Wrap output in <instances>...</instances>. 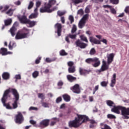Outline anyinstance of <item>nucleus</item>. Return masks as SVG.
I'll return each mask as SVG.
<instances>
[{"instance_id": "47", "label": "nucleus", "mask_w": 129, "mask_h": 129, "mask_svg": "<svg viewBox=\"0 0 129 129\" xmlns=\"http://www.w3.org/2000/svg\"><path fill=\"white\" fill-rule=\"evenodd\" d=\"M77 30V28L75 25H73V28L72 29V33L73 34L74 33H75L76 32V30Z\"/></svg>"}, {"instance_id": "48", "label": "nucleus", "mask_w": 129, "mask_h": 129, "mask_svg": "<svg viewBox=\"0 0 129 129\" xmlns=\"http://www.w3.org/2000/svg\"><path fill=\"white\" fill-rule=\"evenodd\" d=\"M69 20L71 21V24H72L73 22H74V18H73V16L72 15L69 16Z\"/></svg>"}, {"instance_id": "60", "label": "nucleus", "mask_w": 129, "mask_h": 129, "mask_svg": "<svg viewBox=\"0 0 129 129\" xmlns=\"http://www.w3.org/2000/svg\"><path fill=\"white\" fill-rule=\"evenodd\" d=\"M58 86H59V87H61L63 85V82L62 81H59L57 83Z\"/></svg>"}, {"instance_id": "8", "label": "nucleus", "mask_w": 129, "mask_h": 129, "mask_svg": "<svg viewBox=\"0 0 129 129\" xmlns=\"http://www.w3.org/2000/svg\"><path fill=\"white\" fill-rule=\"evenodd\" d=\"M109 68V64H107V63H106V61H105L104 59H103L102 64L100 69L99 70V72H103V71H106V70H107Z\"/></svg>"}, {"instance_id": "45", "label": "nucleus", "mask_w": 129, "mask_h": 129, "mask_svg": "<svg viewBox=\"0 0 129 129\" xmlns=\"http://www.w3.org/2000/svg\"><path fill=\"white\" fill-rule=\"evenodd\" d=\"M110 1L113 5H117V4H118V3L119 2V0H110Z\"/></svg>"}, {"instance_id": "20", "label": "nucleus", "mask_w": 129, "mask_h": 129, "mask_svg": "<svg viewBox=\"0 0 129 129\" xmlns=\"http://www.w3.org/2000/svg\"><path fill=\"white\" fill-rule=\"evenodd\" d=\"M95 59H97V60H94L93 63H94V64H93V67H98V66H99V65H100V60H99V59L97 57H95Z\"/></svg>"}, {"instance_id": "27", "label": "nucleus", "mask_w": 129, "mask_h": 129, "mask_svg": "<svg viewBox=\"0 0 129 129\" xmlns=\"http://www.w3.org/2000/svg\"><path fill=\"white\" fill-rule=\"evenodd\" d=\"M62 97L65 101L68 102L70 101V96L67 94H64L62 96Z\"/></svg>"}, {"instance_id": "19", "label": "nucleus", "mask_w": 129, "mask_h": 129, "mask_svg": "<svg viewBox=\"0 0 129 129\" xmlns=\"http://www.w3.org/2000/svg\"><path fill=\"white\" fill-rule=\"evenodd\" d=\"M116 74H114L113 75V77L112 78V79L111 80V83L110 84V86L111 87H113L114 86V85L116 82Z\"/></svg>"}, {"instance_id": "31", "label": "nucleus", "mask_w": 129, "mask_h": 129, "mask_svg": "<svg viewBox=\"0 0 129 129\" xmlns=\"http://www.w3.org/2000/svg\"><path fill=\"white\" fill-rule=\"evenodd\" d=\"M12 44H13V45L12 46V41H11L9 43V48L10 50H13V48H14V47H16V43L13 42Z\"/></svg>"}, {"instance_id": "25", "label": "nucleus", "mask_w": 129, "mask_h": 129, "mask_svg": "<svg viewBox=\"0 0 129 129\" xmlns=\"http://www.w3.org/2000/svg\"><path fill=\"white\" fill-rule=\"evenodd\" d=\"M67 79L69 80V81H70V82H73V81H74V80H76V78L74 77L73 76L68 75L67 76Z\"/></svg>"}, {"instance_id": "54", "label": "nucleus", "mask_w": 129, "mask_h": 129, "mask_svg": "<svg viewBox=\"0 0 129 129\" xmlns=\"http://www.w3.org/2000/svg\"><path fill=\"white\" fill-rule=\"evenodd\" d=\"M124 12L126 14H129V6L126 7V8L124 9Z\"/></svg>"}, {"instance_id": "4", "label": "nucleus", "mask_w": 129, "mask_h": 129, "mask_svg": "<svg viewBox=\"0 0 129 129\" xmlns=\"http://www.w3.org/2000/svg\"><path fill=\"white\" fill-rule=\"evenodd\" d=\"M29 37V33H25L22 31H18L15 36L16 40H22Z\"/></svg>"}, {"instance_id": "2", "label": "nucleus", "mask_w": 129, "mask_h": 129, "mask_svg": "<svg viewBox=\"0 0 129 129\" xmlns=\"http://www.w3.org/2000/svg\"><path fill=\"white\" fill-rule=\"evenodd\" d=\"M12 93L15 97V100L14 102L12 103V109H16V108H18V101L20 98V96L19 95V93L17 90L15 89H12Z\"/></svg>"}, {"instance_id": "11", "label": "nucleus", "mask_w": 129, "mask_h": 129, "mask_svg": "<svg viewBox=\"0 0 129 129\" xmlns=\"http://www.w3.org/2000/svg\"><path fill=\"white\" fill-rule=\"evenodd\" d=\"M122 114L124 116V118L128 119L129 116L127 115H129V108H125V107H123Z\"/></svg>"}, {"instance_id": "42", "label": "nucleus", "mask_w": 129, "mask_h": 129, "mask_svg": "<svg viewBox=\"0 0 129 129\" xmlns=\"http://www.w3.org/2000/svg\"><path fill=\"white\" fill-rule=\"evenodd\" d=\"M59 54L60 56H66L67 55V53L65 52V50H62L59 52Z\"/></svg>"}, {"instance_id": "10", "label": "nucleus", "mask_w": 129, "mask_h": 129, "mask_svg": "<svg viewBox=\"0 0 129 129\" xmlns=\"http://www.w3.org/2000/svg\"><path fill=\"white\" fill-rule=\"evenodd\" d=\"M75 44L77 47H79L81 49H85L88 46V44L82 42L80 40H77Z\"/></svg>"}, {"instance_id": "36", "label": "nucleus", "mask_w": 129, "mask_h": 129, "mask_svg": "<svg viewBox=\"0 0 129 129\" xmlns=\"http://www.w3.org/2000/svg\"><path fill=\"white\" fill-rule=\"evenodd\" d=\"M32 76L33 78H37V77L39 76V72L35 71L34 72L32 73Z\"/></svg>"}, {"instance_id": "5", "label": "nucleus", "mask_w": 129, "mask_h": 129, "mask_svg": "<svg viewBox=\"0 0 129 129\" xmlns=\"http://www.w3.org/2000/svg\"><path fill=\"white\" fill-rule=\"evenodd\" d=\"M89 15L88 14H86L83 16V18L80 20L79 23V28L80 29H82L84 26H85V24H86V21L88 19V17Z\"/></svg>"}, {"instance_id": "28", "label": "nucleus", "mask_w": 129, "mask_h": 129, "mask_svg": "<svg viewBox=\"0 0 129 129\" xmlns=\"http://www.w3.org/2000/svg\"><path fill=\"white\" fill-rule=\"evenodd\" d=\"M96 60H97V59L95 58V57L93 58H90L86 59V62L88 64H90V63H93V62Z\"/></svg>"}, {"instance_id": "55", "label": "nucleus", "mask_w": 129, "mask_h": 129, "mask_svg": "<svg viewBox=\"0 0 129 129\" xmlns=\"http://www.w3.org/2000/svg\"><path fill=\"white\" fill-rule=\"evenodd\" d=\"M69 37H70L71 39H75L76 38V35L69 34Z\"/></svg>"}, {"instance_id": "40", "label": "nucleus", "mask_w": 129, "mask_h": 129, "mask_svg": "<svg viewBox=\"0 0 129 129\" xmlns=\"http://www.w3.org/2000/svg\"><path fill=\"white\" fill-rule=\"evenodd\" d=\"M108 82H105V81H103L101 82L100 84L102 86V87H106L107 86V84Z\"/></svg>"}, {"instance_id": "38", "label": "nucleus", "mask_w": 129, "mask_h": 129, "mask_svg": "<svg viewBox=\"0 0 129 129\" xmlns=\"http://www.w3.org/2000/svg\"><path fill=\"white\" fill-rule=\"evenodd\" d=\"M56 60V58H54L53 59H50V58L47 57L45 59V62H47V63H51V62H53V61H55Z\"/></svg>"}, {"instance_id": "58", "label": "nucleus", "mask_w": 129, "mask_h": 129, "mask_svg": "<svg viewBox=\"0 0 129 129\" xmlns=\"http://www.w3.org/2000/svg\"><path fill=\"white\" fill-rule=\"evenodd\" d=\"M15 5H16V6H21V2L20 1H16L14 3Z\"/></svg>"}, {"instance_id": "53", "label": "nucleus", "mask_w": 129, "mask_h": 129, "mask_svg": "<svg viewBox=\"0 0 129 129\" xmlns=\"http://www.w3.org/2000/svg\"><path fill=\"white\" fill-rule=\"evenodd\" d=\"M62 101V98L60 97H59L56 99V103H59V102H61Z\"/></svg>"}, {"instance_id": "59", "label": "nucleus", "mask_w": 129, "mask_h": 129, "mask_svg": "<svg viewBox=\"0 0 129 129\" xmlns=\"http://www.w3.org/2000/svg\"><path fill=\"white\" fill-rule=\"evenodd\" d=\"M68 66H70V67H71L73 66V65H74V62H73V61H69L68 63Z\"/></svg>"}, {"instance_id": "14", "label": "nucleus", "mask_w": 129, "mask_h": 129, "mask_svg": "<svg viewBox=\"0 0 129 129\" xmlns=\"http://www.w3.org/2000/svg\"><path fill=\"white\" fill-rule=\"evenodd\" d=\"M71 89L74 93H80V89L79 88V85L78 84H76L73 88H71Z\"/></svg>"}, {"instance_id": "37", "label": "nucleus", "mask_w": 129, "mask_h": 129, "mask_svg": "<svg viewBox=\"0 0 129 129\" xmlns=\"http://www.w3.org/2000/svg\"><path fill=\"white\" fill-rule=\"evenodd\" d=\"M74 5H78L82 2V0H71Z\"/></svg>"}, {"instance_id": "1", "label": "nucleus", "mask_w": 129, "mask_h": 129, "mask_svg": "<svg viewBox=\"0 0 129 129\" xmlns=\"http://www.w3.org/2000/svg\"><path fill=\"white\" fill-rule=\"evenodd\" d=\"M88 117L86 116V115H78V118H76L75 120L69 122V126L70 127H78L83 122L88 121Z\"/></svg>"}, {"instance_id": "41", "label": "nucleus", "mask_w": 129, "mask_h": 129, "mask_svg": "<svg viewBox=\"0 0 129 129\" xmlns=\"http://www.w3.org/2000/svg\"><path fill=\"white\" fill-rule=\"evenodd\" d=\"M33 7H34V3H33V2L31 1L29 3V5L28 7V9L31 10V9H32V8H33Z\"/></svg>"}, {"instance_id": "33", "label": "nucleus", "mask_w": 129, "mask_h": 129, "mask_svg": "<svg viewBox=\"0 0 129 129\" xmlns=\"http://www.w3.org/2000/svg\"><path fill=\"white\" fill-rule=\"evenodd\" d=\"M41 3L40 1L36 2V8L35 9L34 12H38V8H39L40 6H41Z\"/></svg>"}, {"instance_id": "43", "label": "nucleus", "mask_w": 129, "mask_h": 129, "mask_svg": "<svg viewBox=\"0 0 129 129\" xmlns=\"http://www.w3.org/2000/svg\"><path fill=\"white\" fill-rule=\"evenodd\" d=\"M38 96L39 97V98H41V99H45V95H44V94H41V93H39L38 94Z\"/></svg>"}, {"instance_id": "52", "label": "nucleus", "mask_w": 129, "mask_h": 129, "mask_svg": "<svg viewBox=\"0 0 129 129\" xmlns=\"http://www.w3.org/2000/svg\"><path fill=\"white\" fill-rule=\"evenodd\" d=\"M78 15H81V16H82V15H83V10L80 9L78 10Z\"/></svg>"}, {"instance_id": "13", "label": "nucleus", "mask_w": 129, "mask_h": 129, "mask_svg": "<svg viewBox=\"0 0 129 129\" xmlns=\"http://www.w3.org/2000/svg\"><path fill=\"white\" fill-rule=\"evenodd\" d=\"M0 53L2 54L3 56H6V55H10L11 54H13V52L11 51L8 52V49L5 48H2L0 49Z\"/></svg>"}, {"instance_id": "16", "label": "nucleus", "mask_w": 129, "mask_h": 129, "mask_svg": "<svg viewBox=\"0 0 129 129\" xmlns=\"http://www.w3.org/2000/svg\"><path fill=\"white\" fill-rule=\"evenodd\" d=\"M90 42L93 44H96L97 45H100L101 43L100 42V41L96 39V38H94L92 37H89Z\"/></svg>"}, {"instance_id": "46", "label": "nucleus", "mask_w": 129, "mask_h": 129, "mask_svg": "<svg viewBox=\"0 0 129 129\" xmlns=\"http://www.w3.org/2000/svg\"><path fill=\"white\" fill-rule=\"evenodd\" d=\"M108 118H116V117L114 115L111 114H108L107 115Z\"/></svg>"}, {"instance_id": "57", "label": "nucleus", "mask_w": 129, "mask_h": 129, "mask_svg": "<svg viewBox=\"0 0 129 129\" xmlns=\"http://www.w3.org/2000/svg\"><path fill=\"white\" fill-rule=\"evenodd\" d=\"M100 42H102V43H103L105 45H107V40L106 39H102L100 41Z\"/></svg>"}, {"instance_id": "39", "label": "nucleus", "mask_w": 129, "mask_h": 129, "mask_svg": "<svg viewBox=\"0 0 129 129\" xmlns=\"http://www.w3.org/2000/svg\"><path fill=\"white\" fill-rule=\"evenodd\" d=\"M75 71V67H73L69 68V73H74Z\"/></svg>"}, {"instance_id": "26", "label": "nucleus", "mask_w": 129, "mask_h": 129, "mask_svg": "<svg viewBox=\"0 0 129 129\" xmlns=\"http://www.w3.org/2000/svg\"><path fill=\"white\" fill-rule=\"evenodd\" d=\"M38 17V11H34V13L32 14L29 16V19H35Z\"/></svg>"}, {"instance_id": "30", "label": "nucleus", "mask_w": 129, "mask_h": 129, "mask_svg": "<svg viewBox=\"0 0 129 129\" xmlns=\"http://www.w3.org/2000/svg\"><path fill=\"white\" fill-rule=\"evenodd\" d=\"M5 26H9V25H11V24H12V19H9L6 20H5Z\"/></svg>"}, {"instance_id": "29", "label": "nucleus", "mask_w": 129, "mask_h": 129, "mask_svg": "<svg viewBox=\"0 0 129 129\" xmlns=\"http://www.w3.org/2000/svg\"><path fill=\"white\" fill-rule=\"evenodd\" d=\"M80 38L82 41H83L84 42H86V43H88V40H87V38L85 37L84 35H81L80 36Z\"/></svg>"}, {"instance_id": "63", "label": "nucleus", "mask_w": 129, "mask_h": 129, "mask_svg": "<svg viewBox=\"0 0 129 129\" xmlns=\"http://www.w3.org/2000/svg\"><path fill=\"white\" fill-rule=\"evenodd\" d=\"M90 123H91L92 124H96L97 122H96V121H95L94 120H91Z\"/></svg>"}, {"instance_id": "50", "label": "nucleus", "mask_w": 129, "mask_h": 129, "mask_svg": "<svg viewBox=\"0 0 129 129\" xmlns=\"http://www.w3.org/2000/svg\"><path fill=\"white\" fill-rule=\"evenodd\" d=\"M57 15L58 16H63V15H65V12H62V11H58L57 12Z\"/></svg>"}, {"instance_id": "17", "label": "nucleus", "mask_w": 129, "mask_h": 129, "mask_svg": "<svg viewBox=\"0 0 129 129\" xmlns=\"http://www.w3.org/2000/svg\"><path fill=\"white\" fill-rule=\"evenodd\" d=\"M107 64L109 65L112 61H113V57H114V54L110 53L107 56Z\"/></svg>"}, {"instance_id": "51", "label": "nucleus", "mask_w": 129, "mask_h": 129, "mask_svg": "<svg viewBox=\"0 0 129 129\" xmlns=\"http://www.w3.org/2000/svg\"><path fill=\"white\" fill-rule=\"evenodd\" d=\"M42 105L43 107H45V108L49 107V104L46 103L45 102L42 103Z\"/></svg>"}, {"instance_id": "24", "label": "nucleus", "mask_w": 129, "mask_h": 129, "mask_svg": "<svg viewBox=\"0 0 129 129\" xmlns=\"http://www.w3.org/2000/svg\"><path fill=\"white\" fill-rule=\"evenodd\" d=\"M27 24H28V25H29V27L30 28H32L33 27H34V26H36V24H37V21H30V20H28V22H27Z\"/></svg>"}, {"instance_id": "21", "label": "nucleus", "mask_w": 129, "mask_h": 129, "mask_svg": "<svg viewBox=\"0 0 129 129\" xmlns=\"http://www.w3.org/2000/svg\"><path fill=\"white\" fill-rule=\"evenodd\" d=\"M49 119H45L40 122V124L41 125H44V126H48L49 125Z\"/></svg>"}, {"instance_id": "3", "label": "nucleus", "mask_w": 129, "mask_h": 129, "mask_svg": "<svg viewBox=\"0 0 129 129\" xmlns=\"http://www.w3.org/2000/svg\"><path fill=\"white\" fill-rule=\"evenodd\" d=\"M10 93V90H7L5 91V93L3 95V97L2 98V102L4 106H5L7 109H13V107L11 106L10 104H6V102L7 101V99H8V94Z\"/></svg>"}, {"instance_id": "34", "label": "nucleus", "mask_w": 129, "mask_h": 129, "mask_svg": "<svg viewBox=\"0 0 129 129\" xmlns=\"http://www.w3.org/2000/svg\"><path fill=\"white\" fill-rule=\"evenodd\" d=\"M51 122L50 123V125H54L57 121H59V119L57 118H53Z\"/></svg>"}, {"instance_id": "49", "label": "nucleus", "mask_w": 129, "mask_h": 129, "mask_svg": "<svg viewBox=\"0 0 129 129\" xmlns=\"http://www.w3.org/2000/svg\"><path fill=\"white\" fill-rule=\"evenodd\" d=\"M13 10L10 9V10H9L8 12L6 13V14L9 16H12L13 15Z\"/></svg>"}, {"instance_id": "32", "label": "nucleus", "mask_w": 129, "mask_h": 129, "mask_svg": "<svg viewBox=\"0 0 129 129\" xmlns=\"http://www.w3.org/2000/svg\"><path fill=\"white\" fill-rule=\"evenodd\" d=\"M106 103L108 106H113V107L115 105L114 103L110 100H108L106 101Z\"/></svg>"}, {"instance_id": "62", "label": "nucleus", "mask_w": 129, "mask_h": 129, "mask_svg": "<svg viewBox=\"0 0 129 129\" xmlns=\"http://www.w3.org/2000/svg\"><path fill=\"white\" fill-rule=\"evenodd\" d=\"M41 57H39V59H37L36 60H35V63L36 64H39L40 63V60H41Z\"/></svg>"}, {"instance_id": "18", "label": "nucleus", "mask_w": 129, "mask_h": 129, "mask_svg": "<svg viewBox=\"0 0 129 129\" xmlns=\"http://www.w3.org/2000/svg\"><path fill=\"white\" fill-rule=\"evenodd\" d=\"M55 28L57 29V35L58 37H60V36H61V29H62V26L60 24L57 23L55 25Z\"/></svg>"}, {"instance_id": "22", "label": "nucleus", "mask_w": 129, "mask_h": 129, "mask_svg": "<svg viewBox=\"0 0 129 129\" xmlns=\"http://www.w3.org/2000/svg\"><path fill=\"white\" fill-rule=\"evenodd\" d=\"M56 4V1L55 0H49L48 4H47V7L50 9L51 8L53 5H55Z\"/></svg>"}, {"instance_id": "6", "label": "nucleus", "mask_w": 129, "mask_h": 129, "mask_svg": "<svg viewBox=\"0 0 129 129\" xmlns=\"http://www.w3.org/2000/svg\"><path fill=\"white\" fill-rule=\"evenodd\" d=\"M57 8L54 7L52 10H50L48 6L47 5L45 7H42L40 9V13H52V12H54V11H56Z\"/></svg>"}, {"instance_id": "64", "label": "nucleus", "mask_w": 129, "mask_h": 129, "mask_svg": "<svg viewBox=\"0 0 129 129\" xmlns=\"http://www.w3.org/2000/svg\"><path fill=\"white\" fill-rule=\"evenodd\" d=\"M16 79H21V75H16L15 76Z\"/></svg>"}, {"instance_id": "12", "label": "nucleus", "mask_w": 129, "mask_h": 129, "mask_svg": "<svg viewBox=\"0 0 129 129\" xmlns=\"http://www.w3.org/2000/svg\"><path fill=\"white\" fill-rule=\"evenodd\" d=\"M18 18L22 24H28L29 22V19H27L25 16H23L22 17L18 16Z\"/></svg>"}, {"instance_id": "61", "label": "nucleus", "mask_w": 129, "mask_h": 129, "mask_svg": "<svg viewBox=\"0 0 129 129\" xmlns=\"http://www.w3.org/2000/svg\"><path fill=\"white\" fill-rule=\"evenodd\" d=\"M85 13L87 14H88L89 13H90V10L88 7H86L85 9Z\"/></svg>"}, {"instance_id": "7", "label": "nucleus", "mask_w": 129, "mask_h": 129, "mask_svg": "<svg viewBox=\"0 0 129 129\" xmlns=\"http://www.w3.org/2000/svg\"><path fill=\"white\" fill-rule=\"evenodd\" d=\"M123 109V107L121 106H115V105L113 106V107L111 109V111L112 112H114L115 113H117V114H119L120 113V110L121 111V113H122V110Z\"/></svg>"}, {"instance_id": "9", "label": "nucleus", "mask_w": 129, "mask_h": 129, "mask_svg": "<svg viewBox=\"0 0 129 129\" xmlns=\"http://www.w3.org/2000/svg\"><path fill=\"white\" fill-rule=\"evenodd\" d=\"M15 121L16 123H22L24 121V117L22 113L18 112V114L16 115Z\"/></svg>"}, {"instance_id": "15", "label": "nucleus", "mask_w": 129, "mask_h": 129, "mask_svg": "<svg viewBox=\"0 0 129 129\" xmlns=\"http://www.w3.org/2000/svg\"><path fill=\"white\" fill-rule=\"evenodd\" d=\"M17 26H18V22H15L13 25L12 28L10 30V32L12 37H14V36H15V32L17 31V28H16Z\"/></svg>"}, {"instance_id": "44", "label": "nucleus", "mask_w": 129, "mask_h": 129, "mask_svg": "<svg viewBox=\"0 0 129 129\" xmlns=\"http://www.w3.org/2000/svg\"><path fill=\"white\" fill-rule=\"evenodd\" d=\"M96 52V51H95V49L94 48H93L90 51V54L94 55V54H95Z\"/></svg>"}, {"instance_id": "23", "label": "nucleus", "mask_w": 129, "mask_h": 129, "mask_svg": "<svg viewBox=\"0 0 129 129\" xmlns=\"http://www.w3.org/2000/svg\"><path fill=\"white\" fill-rule=\"evenodd\" d=\"M2 77L3 79L8 80V79H9L10 78V74L9 73L5 72L3 74Z\"/></svg>"}, {"instance_id": "56", "label": "nucleus", "mask_w": 129, "mask_h": 129, "mask_svg": "<svg viewBox=\"0 0 129 129\" xmlns=\"http://www.w3.org/2000/svg\"><path fill=\"white\" fill-rule=\"evenodd\" d=\"M29 110H38V108L36 107H30L29 108Z\"/></svg>"}, {"instance_id": "35", "label": "nucleus", "mask_w": 129, "mask_h": 129, "mask_svg": "<svg viewBox=\"0 0 129 129\" xmlns=\"http://www.w3.org/2000/svg\"><path fill=\"white\" fill-rule=\"evenodd\" d=\"M80 73L81 75H85L87 73V71L80 68Z\"/></svg>"}]
</instances>
